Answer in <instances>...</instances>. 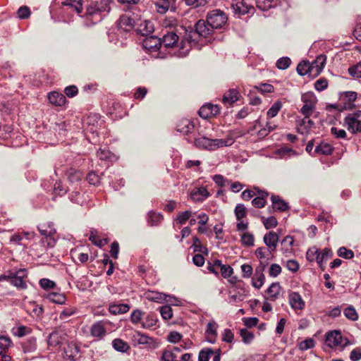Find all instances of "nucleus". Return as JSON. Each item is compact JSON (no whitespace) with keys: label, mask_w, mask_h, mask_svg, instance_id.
Wrapping results in <instances>:
<instances>
[{"label":"nucleus","mask_w":361,"mask_h":361,"mask_svg":"<svg viewBox=\"0 0 361 361\" xmlns=\"http://www.w3.org/2000/svg\"><path fill=\"white\" fill-rule=\"evenodd\" d=\"M37 228L39 233L44 236H52L56 233L52 223L40 224L38 226Z\"/></svg>","instance_id":"30"},{"label":"nucleus","mask_w":361,"mask_h":361,"mask_svg":"<svg viewBox=\"0 0 361 361\" xmlns=\"http://www.w3.org/2000/svg\"><path fill=\"white\" fill-rule=\"evenodd\" d=\"M132 341L134 345H146L152 343V338L148 336L141 334L139 331H135L132 336Z\"/></svg>","instance_id":"21"},{"label":"nucleus","mask_w":361,"mask_h":361,"mask_svg":"<svg viewBox=\"0 0 361 361\" xmlns=\"http://www.w3.org/2000/svg\"><path fill=\"white\" fill-rule=\"evenodd\" d=\"M219 110V107L217 105L207 104L200 109L198 113L200 117L206 119L218 114Z\"/></svg>","instance_id":"9"},{"label":"nucleus","mask_w":361,"mask_h":361,"mask_svg":"<svg viewBox=\"0 0 361 361\" xmlns=\"http://www.w3.org/2000/svg\"><path fill=\"white\" fill-rule=\"evenodd\" d=\"M191 217V212L185 211L184 212L178 214L176 218V221L180 224H184Z\"/></svg>","instance_id":"60"},{"label":"nucleus","mask_w":361,"mask_h":361,"mask_svg":"<svg viewBox=\"0 0 361 361\" xmlns=\"http://www.w3.org/2000/svg\"><path fill=\"white\" fill-rule=\"evenodd\" d=\"M163 219V216L159 213L149 212L148 213L147 222L149 226H154L158 225Z\"/></svg>","instance_id":"37"},{"label":"nucleus","mask_w":361,"mask_h":361,"mask_svg":"<svg viewBox=\"0 0 361 361\" xmlns=\"http://www.w3.org/2000/svg\"><path fill=\"white\" fill-rule=\"evenodd\" d=\"M344 315L351 321H356L358 319V314L353 306H348L344 310Z\"/></svg>","instance_id":"48"},{"label":"nucleus","mask_w":361,"mask_h":361,"mask_svg":"<svg viewBox=\"0 0 361 361\" xmlns=\"http://www.w3.org/2000/svg\"><path fill=\"white\" fill-rule=\"evenodd\" d=\"M23 349L25 353H32L37 349V341L34 337H30L23 343Z\"/></svg>","instance_id":"34"},{"label":"nucleus","mask_w":361,"mask_h":361,"mask_svg":"<svg viewBox=\"0 0 361 361\" xmlns=\"http://www.w3.org/2000/svg\"><path fill=\"white\" fill-rule=\"evenodd\" d=\"M291 63L288 57H282L276 61V66L278 68L285 70L288 68Z\"/></svg>","instance_id":"56"},{"label":"nucleus","mask_w":361,"mask_h":361,"mask_svg":"<svg viewBox=\"0 0 361 361\" xmlns=\"http://www.w3.org/2000/svg\"><path fill=\"white\" fill-rule=\"evenodd\" d=\"M47 298L54 303L62 305L66 302V297L63 294L58 293H51L47 295Z\"/></svg>","instance_id":"40"},{"label":"nucleus","mask_w":361,"mask_h":361,"mask_svg":"<svg viewBox=\"0 0 361 361\" xmlns=\"http://www.w3.org/2000/svg\"><path fill=\"white\" fill-rule=\"evenodd\" d=\"M227 19L226 14L218 9L210 11L207 16V22L209 26L213 29L222 27L227 22Z\"/></svg>","instance_id":"6"},{"label":"nucleus","mask_w":361,"mask_h":361,"mask_svg":"<svg viewBox=\"0 0 361 361\" xmlns=\"http://www.w3.org/2000/svg\"><path fill=\"white\" fill-rule=\"evenodd\" d=\"M332 150L333 148L329 144L321 143L320 145L316 147L314 149V153L327 155L331 154Z\"/></svg>","instance_id":"42"},{"label":"nucleus","mask_w":361,"mask_h":361,"mask_svg":"<svg viewBox=\"0 0 361 361\" xmlns=\"http://www.w3.org/2000/svg\"><path fill=\"white\" fill-rule=\"evenodd\" d=\"M142 46L149 51H157L161 47V39L154 36L146 37L142 42Z\"/></svg>","instance_id":"10"},{"label":"nucleus","mask_w":361,"mask_h":361,"mask_svg":"<svg viewBox=\"0 0 361 361\" xmlns=\"http://www.w3.org/2000/svg\"><path fill=\"white\" fill-rule=\"evenodd\" d=\"M265 269L264 265L258 266L255 269V276L252 278V286L257 289H259L264 284L265 279L264 271Z\"/></svg>","instance_id":"14"},{"label":"nucleus","mask_w":361,"mask_h":361,"mask_svg":"<svg viewBox=\"0 0 361 361\" xmlns=\"http://www.w3.org/2000/svg\"><path fill=\"white\" fill-rule=\"evenodd\" d=\"M326 343L330 348L340 347L341 349H343L350 344L349 340L347 338L343 337L338 331L328 333L326 337Z\"/></svg>","instance_id":"7"},{"label":"nucleus","mask_w":361,"mask_h":361,"mask_svg":"<svg viewBox=\"0 0 361 361\" xmlns=\"http://www.w3.org/2000/svg\"><path fill=\"white\" fill-rule=\"evenodd\" d=\"M254 235L248 232H244L241 235V242L245 246L254 245Z\"/></svg>","instance_id":"49"},{"label":"nucleus","mask_w":361,"mask_h":361,"mask_svg":"<svg viewBox=\"0 0 361 361\" xmlns=\"http://www.w3.org/2000/svg\"><path fill=\"white\" fill-rule=\"evenodd\" d=\"M281 286L279 283H273L267 289V293L270 300H275L280 293Z\"/></svg>","instance_id":"35"},{"label":"nucleus","mask_w":361,"mask_h":361,"mask_svg":"<svg viewBox=\"0 0 361 361\" xmlns=\"http://www.w3.org/2000/svg\"><path fill=\"white\" fill-rule=\"evenodd\" d=\"M314 345V341L312 338L305 339L299 343V348L301 350H307L313 348Z\"/></svg>","instance_id":"59"},{"label":"nucleus","mask_w":361,"mask_h":361,"mask_svg":"<svg viewBox=\"0 0 361 361\" xmlns=\"http://www.w3.org/2000/svg\"><path fill=\"white\" fill-rule=\"evenodd\" d=\"M240 94L236 89L228 90L224 95L222 102L225 105H232L239 100Z\"/></svg>","instance_id":"15"},{"label":"nucleus","mask_w":361,"mask_h":361,"mask_svg":"<svg viewBox=\"0 0 361 361\" xmlns=\"http://www.w3.org/2000/svg\"><path fill=\"white\" fill-rule=\"evenodd\" d=\"M176 357L177 356L173 351L166 350L163 351L161 359L162 361H174Z\"/></svg>","instance_id":"61"},{"label":"nucleus","mask_w":361,"mask_h":361,"mask_svg":"<svg viewBox=\"0 0 361 361\" xmlns=\"http://www.w3.org/2000/svg\"><path fill=\"white\" fill-rule=\"evenodd\" d=\"M27 274L25 269H20L16 271H9L0 276V281L6 280L18 288H25V279L27 277Z\"/></svg>","instance_id":"4"},{"label":"nucleus","mask_w":361,"mask_h":361,"mask_svg":"<svg viewBox=\"0 0 361 361\" xmlns=\"http://www.w3.org/2000/svg\"><path fill=\"white\" fill-rule=\"evenodd\" d=\"M255 88L261 93H271L274 90L273 85L267 83H262L257 86H255Z\"/></svg>","instance_id":"52"},{"label":"nucleus","mask_w":361,"mask_h":361,"mask_svg":"<svg viewBox=\"0 0 361 361\" xmlns=\"http://www.w3.org/2000/svg\"><path fill=\"white\" fill-rule=\"evenodd\" d=\"M118 26L121 29L130 31L133 27V20L127 15H123L119 18Z\"/></svg>","instance_id":"27"},{"label":"nucleus","mask_w":361,"mask_h":361,"mask_svg":"<svg viewBox=\"0 0 361 361\" xmlns=\"http://www.w3.org/2000/svg\"><path fill=\"white\" fill-rule=\"evenodd\" d=\"M319 250L316 247H310L307 253L306 258L309 262H317V258L319 257Z\"/></svg>","instance_id":"46"},{"label":"nucleus","mask_w":361,"mask_h":361,"mask_svg":"<svg viewBox=\"0 0 361 361\" xmlns=\"http://www.w3.org/2000/svg\"><path fill=\"white\" fill-rule=\"evenodd\" d=\"M257 7L262 11H267L276 5V0H257Z\"/></svg>","instance_id":"36"},{"label":"nucleus","mask_w":361,"mask_h":361,"mask_svg":"<svg viewBox=\"0 0 361 361\" xmlns=\"http://www.w3.org/2000/svg\"><path fill=\"white\" fill-rule=\"evenodd\" d=\"M268 195L267 192H262L259 197L254 198L252 201V204L257 208H262L266 204L265 197Z\"/></svg>","instance_id":"43"},{"label":"nucleus","mask_w":361,"mask_h":361,"mask_svg":"<svg viewBox=\"0 0 361 361\" xmlns=\"http://www.w3.org/2000/svg\"><path fill=\"white\" fill-rule=\"evenodd\" d=\"M166 297H168L166 295L158 292H148L146 293L147 300L157 302H161L166 300Z\"/></svg>","instance_id":"38"},{"label":"nucleus","mask_w":361,"mask_h":361,"mask_svg":"<svg viewBox=\"0 0 361 361\" xmlns=\"http://www.w3.org/2000/svg\"><path fill=\"white\" fill-rule=\"evenodd\" d=\"M11 345V341L8 337L0 336V355H3L9 348Z\"/></svg>","instance_id":"44"},{"label":"nucleus","mask_w":361,"mask_h":361,"mask_svg":"<svg viewBox=\"0 0 361 361\" xmlns=\"http://www.w3.org/2000/svg\"><path fill=\"white\" fill-rule=\"evenodd\" d=\"M178 36L173 32H169L163 36L161 47L164 46L166 48L173 47L178 42Z\"/></svg>","instance_id":"17"},{"label":"nucleus","mask_w":361,"mask_h":361,"mask_svg":"<svg viewBox=\"0 0 361 361\" xmlns=\"http://www.w3.org/2000/svg\"><path fill=\"white\" fill-rule=\"evenodd\" d=\"M282 107V103L280 101H276L268 110L267 117L274 118L275 117Z\"/></svg>","instance_id":"45"},{"label":"nucleus","mask_w":361,"mask_h":361,"mask_svg":"<svg viewBox=\"0 0 361 361\" xmlns=\"http://www.w3.org/2000/svg\"><path fill=\"white\" fill-rule=\"evenodd\" d=\"M332 256L333 252L329 248H324L322 252H319L317 264L322 270L324 269V263Z\"/></svg>","instance_id":"25"},{"label":"nucleus","mask_w":361,"mask_h":361,"mask_svg":"<svg viewBox=\"0 0 361 361\" xmlns=\"http://www.w3.org/2000/svg\"><path fill=\"white\" fill-rule=\"evenodd\" d=\"M326 56L321 54L318 56L312 63H311L312 75H313V76H317L322 71L326 64Z\"/></svg>","instance_id":"13"},{"label":"nucleus","mask_w":361,"mask_h":361,"mask_svg":"<svg viewBox=\"0 0 361 361\" xmlns=\"http://www.w3.org/2000/svg\"><path fill=\"white\" fill-rule=\"evenodd\" d=\"M302 101L304 105L301 108L300 112L305 116L302 123H305L307 121L310 126L313 125V122L309 119V117L312 114L317 103V98L312 92H307L302 94Z\"/></svg>","instance_id":"3"},{"label":"nucleus","mask_w":361,"mask_h":361,"mask_svg":"<svg viewBox=\"0 0 361 361\" xmlns=\"http://www.w3.org/2000/svg\"><path fill=\"white\" fill-rule=\"evenodd\" d=\"M239 135L235 131L230 132L225 139H209L206 137H200L195 140V145L200 149L215 150L222 147L231 146L235 138Z\"/></svg>","instance_id":"1"},{"label":"nucleus","mask_w":361,"mask_h":361,"mask_svg":"<svg viewBox=\"0 0 361 361\" xmlns=\"http://www.w3.org/2000/svg\"><path fill=\"white\" fill-rule=\"evenodd\" d=\"M349 74L355 78H361V62L350 67L348 68Z\"/></svg>","instance_id":"50"},{"label":"nucleus","mask_w":361,"mask_h":361,"mask_svg":"<svg viewBox=\"0 0 361 361\" xmlns=\"http://www.w3.org/2000/svg\"><path fill=\"white\" fill-rule=\"evenodd\" d=\"M63 5L70 7L74 11H75L78 14L82 13V0H66L63 1Z\"/></svg>","instance_id":"33"},{"label":"nucleus","mask_w":361,"mask_h":361,"mask_svg":"<svg viewBox=\"0 0 361 361\" xmlns=\"http://www.w3.org/2000/svg\"><path fill=\"white\" fill-rule=\"evenodd\" d=\"M104 9L105 8H103L102 7H101L100 8L95 7L94 4L92 2L90 5H89L87 7L86 15L88 16H92L98 13H100L101 12H102V10Z\"/></svg>","instance_id":"57"},{"label":"nucleus","mask_w":361,"mask_h":361,"mask_svg":"<svg viewBox=\"0 0 361 361\" xmlns=\"http://www.w3.org/2000/svg\"><path fill=\"white\" fill-rule=\"evenodd\" d=\"M240 336L244 343H250L254 338V335L246 329L240 331Z\"/></svg>","instance_id":"54"},{"label":"nucleus","mask_w":361,"mask_h":361,"mask_svg":"<svg viewBox=\"0 0 361 361\" xmlns=\"http://www.w3.org/2000/svg\"><path fill=\"white\" fill-rule=\"evenodd\" d=\"M231 8L235 14L244 15L249 11L243 0H236L235 2H233Z\"/></svg>","instance_id":"28"},{"label":"nucleus","mask_w":361,"mask_h":361,"mask_svg":"<svg viewBox=\"0 0 361 361\" xmlns=\"http://www.w3.org/2000/svg\"><path fill=\"white\" fill-rule=\"evenodd\" d=\"M209 192L205 188H195L190 193L191 197L194 201L201 202L209 197Z\"/></svg>","instance_id":"22"},{"label":"nucleus","mask_w":361,"mask_h":361,"mask_svg":"<svg viewBox=\"0 0 361 361\" xmlns=\"http://www.w3.org/2000/svg\"><path fill=\"white\" fill-rule=\"evenodd\" d=\"M217 327L218 325L214 321H211L207 324L205 336L208 342L211 343H215L217 336Z\"/></svg>","instance_id":"16"},{"label":"nucleus","mask_w":361,"mask_h":361,"mask_svg":"<svg viewBox=\"0 0 361 361\" xmlns=\"http://www.w3.org/2000/svg\"><path fill=\"white\" fill-rule=\"evenodd\" d=\"M130 310V306L127 304H111L109 305V310L113 314H123Z\"/></svg>","instance_id":"31"},{"label":"nucleus","mask_w":361,"mask_h":361,"mask_svg":"<svg viewBox=\"0 0 361 361\" xmlns=\"http://www.w3.org/2000/svg\"><path fill=\"white\" fill-rule=\"evenodd\" d=\"M112 344L114 348L119 352H126L129 348L128 343L120 338L114 339L112 342Z\"/></svg>","instance_id":"39"},{"label":"nucleus","mask_w":361,"mask_h":361,"mask_svg":"<svg viewBox=\"0 0 361 361\" xmlns=\"http://www.w3.org/2000/svg\"><path fill=\"white\" fill-rule=\"evenodd\" d=\"M338 255L345 259H352L354 257V253L351 250L341 247L338 250Z\"/></svg>","instance_id":"53"},{"label":"nucleus","mask_w":361,"mask_h":361,"mask_svg":"<svg viewBox=\"0 0 361 361\" xmlns=\"http://www.w3.org/2000/svg\"><path fill=\"white\" fill-rule=\"evenodd\" d=\"M62 341V337L60 336L59 333L57 331L52 332L48 338V344L51 346H57Z\"/></svg>","instance_id":"41"},{"label":"nucleus","mask_w":361,"mask_h":361,"mask_svg":"<svg viewBox=\"0 0 361 361\" xmlns=\"http://www.w3.org/2000/svg\"><path fill=\"white\" fill-rule=\"evenodd\" d=\"M263 223H264V227L267 229L275 228L278 224V221H277L276 219L274 216H270L267 219L263 218Z\"/></svg>","instance_id":"58"},{"label":"nucleus","mask_w":361,"mask_h":361,"mask_svg":"<svg viewBox=\"0 0 361 361\" xmlns=\"http://www.w3.org/2000/svg\"><path fill=\"white\" fill-rule=\"evenodd\" d=\"M195 31L186 33L181 42V49H185L184 54H187L192 48V44H195L197 37L202 36L207 37L212 34L214 29L211 28L207 22L200 20L195 25Z\"/></svg>","instance_id":"2"},{"label":"nucleus","mask_w":361,"mask_h":361,"mask_svg":"<svg viewBox=\"0 0 361 361\" xmlns=\"http://www.w3.org/2000/svg\"><path fill=\"white\" fill-rule=\"evenodd\" d=\"M281 272V267L277 264H272L269 269V275L271 277L278 276Z\"/></svg>","instance_id":"62"},{"label":"nucleus","mask_w":361,"mask_h":361,"mask_svg":"<svg viewBox=\"0 0 361 361\" xmlns=\"http://www.w3.org/2000/svg\"><path fill=\"white\" fill-rule=\"evenodd\" d=\"M297 72L300 75H309L310 76H313L312 75L311 63L307 61H303L298 65Z\"/></svg>","instance_id":"29"},{"label":"nucleus","mask_w":361,"mask_h":361,"mask_svg":"<svg viewBox=\"0 0 361 361\" xmlns=\"http://www.w3.org/2000/svg\"><path fill=\"white\" fill-rule=\"evenodd\" d=\"M271 200L274 210L284 212L288 209V204L284 200H281L279 196L272 195Z\"/></svg>","instance_id":"24"},{"label":"nucleus","mask_w":361,"mask_h":361,"mask_svg":"<svg viewBox=\"0 0 361 361\" xmlns=\"http://www.w3.org/2000/svg\"><path fill=\"white\" fill-rule=\"evenodd\" d=\"M154 4L157 11L161 14L166 13L169 10L175 11V6L165 1L157 0Z\"/></svg>","instance_id":"26"},{"label":"nucleus","mask_w":361,"mask_h":361,"mask_svg":"<svg viewBox=\"0 0 361 361\" xmlns=\"http://www.w3.org/2000/svg\"><path fill=\"white\" fill-rule=\"evenodd\" d=\"M234 212L238 221H240L246 216V209L242 204H238L235 208Z\"/></svg>","instance_id":"51"},{"label":"nucleus","mask_w":361,"mask_h":361,"mask_svg":"<svg viewBox=\"0 0 361 361\" xmlns=\"http://www.w3.org/2000/svg\"><path fill=\"white\" fill-rule=\"evenodd\" d=\"M90 332L93 337L103 338L106 332L105 323L102 321L94 323L91 327Z\"/></svg>","instance_id":"18"},{"label":"nucleus","mask_w":361,"mask_h":361,"mask_svg":"<svg viewBox=\"0 0 361 361\" xmlns=\"http://www.w3.org/2000/svg\"><path fill=\"white\" fill-rule=\"evenodd\" d=\"M357 98V93L355 92H345L341 94L340 100L343 103L344 109H350L352 107V104Z\"/></svg>","instance_id":"20"},{"label":"nucleus","mask_w":361,"mask_h":361,"mask_svg":"<svg viewBox=\"0 0 361 361\" xmlns=\"http://www.w3.org/2000/svg\"><path fill=\"white\" fill-rule=\"evenodd\" d=\"M160 314L164 319H169L173 316L172 309L169 305L163 306L160 308Z\"/></svg>","instance_id":"55"},{"label":"nucleus","mask_w":361,"mask_h":361,"mask_svg":"<svg viewBox=\"0 0 361 361\" xmlns=\"http://www.w3.org/2000/svg\"><path fill=\"white\" fill-rule=\"evenodd\" d=\"M289 304L294 310H302L305 307V301L297 292H292L288 295Z\"/></svg>","instance_id":"8"},{"label":"nucleus","mask_w":361,"mask_h":361,"mask_svg":"<svg viewBox=\"0 0 361 361\" xmlns=\"http://www.w3.org/2000/svg\"><path fill=\"white\" fill-rule=\"evenodd\" d=\"M194 129V125L192 122L188 119L183 118L179 121L177 125V130L183 133L188 134L192 133Z\"/></svg>","instance_id":"23"},{"label":"nucleus","mask_w":361,"mask_h":361,"mask_svg":"<svg viewBox=\"0 0 361 361\" xmlns=\"http://www.w3.org/2000/svg\"><path fill=\"white\" fill-rule=\"evenodd\" d=\"M266 252H267V249L263 247H258L255 250V255L259 261V266L264 265V267H267V266L269 263V259L267 257Z\"/></svg>","instance_id":"32"},{"label":"nucleus","mask_w":361,"mask_h":361,"mask_svg":"<svg viewBox=\"0 0 361 361\" xmlns=\"http://www.w3.org/2000/svg\"><path fill=\"white\" fill-rule=\"evenodd\" d=\"M83 176L81 171L75 169H71L68 174V180L71 183H75L80 180Z\"/></svg>","instance_id":"47"},{"label":"nucleus","mask_w":361,"mask_h":361,"mask_svg":"<svg viewBox=\"0 0 361 361\" xmlns=\"http://www.w3.org/2000/svg\"><path fill=\"white\" fill-rule=\"evenodd\" d=\"M344 126L351 133L361 132V111L348 114L344 118Z\"/></svg>","instance_id":"5"},{"label":"nucleus","mask_w":361,"mask_h":361,"mask_svg":"<svg viewBox=\"0 0 361 361\" xmlns=\"http://www.w3.org/2000/svg\"><path fill=\"white\" fill-rule=\"evenodd\" d=\"M211 354H213V351L212 350H202L199 353L198 360L200 361H209Z\"/></svg>","instance_id":"64"},{"label":"nucleus","mask_w":361,"mask_h":361,"mask_svg":"<svg viewBox=\"0 0 361 361\" xmlns=\"http://www.w3.org/2000/svg\"><path fill=\"white\" fill-rule=\"evenodd\" d=\"M65 358L73 361L80 356L79 347L75 343H70L64 348Z\"/></svg>","instance_id":"12"},{"label":"nucleus","mask_w":361,"mask_h":361,"mask_svg":"<svg viewBox=\"0 0 361 361\" xmlns=\"http://www.w3.org/2000/svg\"><path fill=\"white\" fill-rule=\"evenodd\" d=\"M18 16L21 19L27 18L30 16V11L27 6H21L18 10Z\"/></svg>","instance_id":"63"},{"label":"nucleus","mask_w":361,"mask_h":361,"mask_svg":"<svg viewBox=\"0 0 361 361\" xmlns=\"http://www.w3.org/2000/svg\"><path fill=\"white\" fill-rule=\"evenodd\" d=\"M47 97L51 104L57 106L64 105L66 102V97L63 94L55 91L49 93Z\"/></svg>","instance_id":"19"},{"label":"nucleus","mask_w":361,"mask_h":361,"mask_svg":"<svg viewBox=\"0 0 361 361\" xmlns=\"http://www.w3.org/2000/svg\"><path fill=\"white\" fill-rule=\"evenodd\" d=\"M264 243L268 247L270 252H274L279 242V235L274 231H269L266 233L263 238Z\"/></svg>","instance_id":"11"}]
</instances>
